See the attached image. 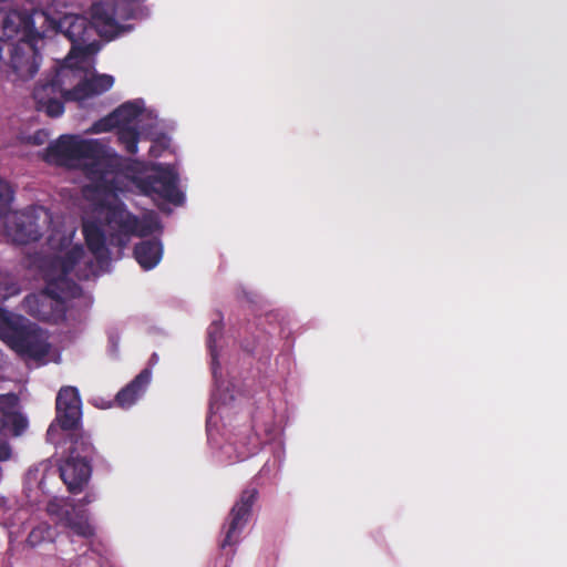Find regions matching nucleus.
Listing matches in <instances>:
<instances>
[{
    "instance_id": "obj_1",
    "label": "nucleus",
    "mask_w": 567,
    "mask_h": 567,
    "mask_svg": "<svg viewBox=\"0 0 567 567\" xmlns=\"http://www.w3.org/2000/svg\"><path fill=\"white\" fill-rule=\"evenodd\" d=\"M49 159L69 166L83 167L90 183L83 188V197L87 202L83 219V233L96 266L89 260L83 249L72 244V227L54 229L49 241L56 256L45 270L48 291L29 296L24 301L27 311L44 321H56L62 317L61 299L74 296L76 288L65 279L66 274L80 268L82 276L94 274L106 258L104 223L109 231H117L118 236L146 235V227L127 213L120 197L135 186L141 193L151 196L158 206L164 203L178 205L183 194L176 187V176L171 168L145 167L136 163L123 172L114 168L116 156L106 152L97 141H85L79 136L65 135L49 147Z\"/></svg>"
},
{
    "instance_id": "obj_2",
    "label": "nucleus",
    "mask_w": 567,
    "mask_h": 567,
    "mask_svg": "<svg viewBox=\"0 0 567 567\" xmlns=\"http://www.w3.org/2000/svg\"><path fill=\"white\" fill-rule=\"evenodd\" d=\"M58 31L72 42L71 52L54 82L34 91L39 109L53 117L64 110L59 96L82 103L110 90L114 83L111 75L95 74L91 69L90 55L99 50V45L91 40L93 28H87L83 17L66 14L56 21L44 12L34 11L23 20L24 37L43 38Z\"/></svg>"
},
{
    "instance_id": "obj_3",
    "label": "nucleus",
    "mask_w": 567,
    "mask_h": 567,
    "mask_svg": "<svg viewBox=\"0 0 567 567\" xmlns=\"http://www.w3.org/2000/svg\"><path fill=\"white\" fill-rule=\"evenodd\" d=\"M148 116L141 101L127 102L116 109L109 116L94 123L91 133H103L112 128H118L120 141L130 153L137 151L138 124Z\"/></svg>"
},
{
    "instance_id": "obj_4",
    "label": "nucleus",
    "mask_w": 567,
    "mask_h": 567,
    "mask_svg": "<svg viewBox=\"0 0 567 567\" xmlns=\"http://www.w3.org/2000/svg\"><path fill=\"white\" fill-rule=\"evenodd\" d=\"M58 416L48 430V439L56 443L61 430L75 429L81 419V400L78 390L72 386H65L60 390L56 398Z\"/></svg>"
},
{
    "instance_id": "obj_5",
    "label": "nucleus",
    "mask_w": 567,
    "mask_h": 567,
    "mask_svg": "<svg viewBox=\"0 0 567 567\" xmlns=\"http://www.w3.org/2000/svg\"><path fill=\"white\" fill-rule=\"evenodd\" d=\"M1 338L17 352L30 357H41L47 353L45 336L32 326L21 323L10 326L1 333Z\"/></svg>"
},
{
    "instance_id": "obj_6",
    "label": "nucleus",
    "mask_w": 567,
    "mask_h": 567,
    "mask_svg": "<svg viewBox=\"0 0 567 567\" xmlns=\"http://www.w3.org/2000/svg\"><path fill=\"white\" fill-rule=\"evenodd\" d=\"M48 513L78 536L91 537L94 534L87 513L75 508L64 498L51 499L48 504Z\"/></svg>"
},
{
    "instance_id": "obj_7",
    "label": "nucleus",
    "mask_w": 567,
    "mask_h": 567,
    "mask_svg": "<svg viewBox=\"0 0 567 567\" xmlns=\"http://www.w3.org/2000/svg\"><path fill=\"white\" fill-rule=\"evenodd\" d=\"M6 217L8 223L13 225V227L8 229V236L18 244H25L38 238L40 227L34 223V219L41 220L43 224L51 220L49 212L43 208L37 209L34 216L21 213H9Z\"/></svg>"
},
{
    "instance_id": "obj_8",
    "label": "nucleus",
    "mask_w": 567,
    "mask_h": 567,
    "mask_svg": "<svg viewBox=\"0 0 567 567\" xmlns=\"http://www.w3.org/2000/svg\"><path fill=\"white\" fill-rule=\"evenodd\" d=\"M75 450L70 451V455L60 466V474L70 492L76 493L83 489L91 476V466L86 461V455H74Z\"/></svg>"
},
{
    "instance_id": "obj_9",
    "label": "nucleus",
    "mask_w": 567,
    "mask_h": 567,
    "mask_svg": "<svg viewBox=\"0 0 567 567\" xmlns=\"http://www.w3.org/2000/svg\"><path fill=\"white\" fill-rule=\"evenodd\" d=\"M92 23L96 32L106 39H112L120 33L110 3L95 0L92 6Z\"/></svg>"
},
{
    "instance_id": "obj_10",
    "label": "nucleus",
    "mask_w": 567,
    "mask_h": 567,
    "mask_svg": "<svg viewBox=\"0 0 567 567\" xmlns=\"http://www.w3.org/2000/svg\"><path fill=\"white\" fill-rule=\"evenodd\" d=\"M12 65L21 79H29L39 69V55L29 43H23L22 47L14 51Z\"/></svg>"
},
{
    "instance_id": "obj_11",
    "label": "nucleus",
    "mask_w": 567,
    "mask_h": 567,
    "mask_svg": "<svg viewBox=\"0 0 567 567\" xmlns=\"http://www.w3.org/2000/svg\"><path fill=\"white\" fill-rule=\"evenodd\" d=\"M150 381L151 372L144 370L128 386L116 395L117 404L122 408L131 406L142 395Z\"/></svg>"
},
{
    "instance_id": "obj_12",
    "label": "nucleus",
    "mask_w": 567,
    "mask_h": 567,
    "mask_svg": "<svg viewBox=\"0 0 567 567\" xmlns=\"http://www.w3.org/2000/svg\"><path fill=\"white\" fill-rule=\"evenodd\" d=\"M27 427V420L18 413H3L0 410V431L8 429L14 435L20 434ZM9 456V449L4 440L0 436V460H6Z\"/></svg>"
},
{
    "instance_id": "obj_13",
    "label": "nucleus",
    "mask_w": 567,
    "mask_h": 567,
    "mask_svg": "<svg viewBox=\"0 0 567 567\" xmlns=\"http://www.w3.org/2000/svg\"><path fill=\"white\" fill-rule=\"evenodd\" d=\"M135 257L144 269H151L159 262L162 258V247L159 243L156 241L143 243L136 247Z\"/></svg>"
},
{
    "instance_id": "obj_14",
    "label": "nucleus",
    "mask_w": 567,
    "mask_h": 567,
    "mask_svg": "<svg viewBox=\"0 0 567 567\" xmlns=\"http://www.w3.org/2000/svg\"><path fill=\"white\" fill-rule=\"evenodd\" d=\"M256 489L244 491L231 508L230 516L238 517L240 519H247L254 502L256 501Z\"/></svg>"
},
{
    "instance_id": "obj_15",
    "label": "nucleus",
    "mask_w": 567,
    "mask_h": 567,
    "mask_svg": "<svg viewBox=\"0 0 567 567\" xmlns=\"http://www.w3.org/2000/svg\"><path fill=\"white\" fill-rule=\"evenodd\" d=\"M25 19V16H22L19 12H11L7 19L4 20L2 32L0 33V40L1 39H9L12 38L16 33H22L23 34V20Z\"/></svg>"
},
{
    "instance_id": "obj_16",
    "label": "nucleus",
    "mask_w": 567,
    "mask_h": 567,
    "mask_svg": "<svg viewBox=\"0 0 567 567\" xmlns=\"http://www.w3.org/2000/svg\"><path fill=\"white\" fill-rule=\"evenodd\" d=\"M229 527L226 532L225 539L223 540V547L234 545L238 542L239 534L243 530L247 519H240L238 517L229 516Z\"/></svg>"
},
{
    "instance_id": "obj_17",
    "label": "nucleus",
    "mask_w": 567,
    "mask_h": 567,
    "mask_svg": "<svg viewBox=\"0 0 567 567\" xmlns=\"http://www.w3.org/2000/svg\"><path fill=\"white\" fill-rule=\"evenodd\" d=\"M52 538V533L50 530V527L45 524L39 525L38 527L33 528L28 537V543L31 546H39L45 540H50Z\"/></svg>"
},
{
    "instance_id": "obj_18",
    "label": "nucleus",
    "mask_w": 567,
    "mask_h": 567,
    "mask_svg": "<svg viewBox=\"0 0 567 567\" xmlns=\"http://www.w3.org/2000/svg\"><path fill=\"white\" fill-rule=\"evenodd\" d=\"M12 200V189L8 183L0 181V214L6 213Z\"/></svg>"
},
{
    "instance_id": "obj_19",
    "label": "nucleus",
    "mask_w": 567,
    "mask_h": 567,
    "mask_svg": "<svg viewBox=\"0 0 567 567\" xmlns=\"http://www.w3.org/2000/svg\"><path fill=\"white\" fill-rule=\"evenodd\" d=\"M74 445H75V446H73V447L71 449V451H72V450H75V454H74V455H80V454L78 453V450H79V449H80L82 452H86V451L89 450V445H87V444H85V443H83V442L80 444V446H78V442H74Z\"/></svg>"
},
{
    "instance_id": "obj_20",
    "label": "nucleus",
    "mask_w": 567,
    "mask_h": 567,
    "mask_svg": "<svg viewBox=\"0 0 567 567\" xmlns=\"http://www.w3.org/2000/svg\"><path fill=\"white\" fill-rule=\"evenodd\" d=\"M95 405L102 408V409H107L111 406V403L107 402V403H104V402H101V403H97V401H95Z\"/></svg>"
}]
</instances>
